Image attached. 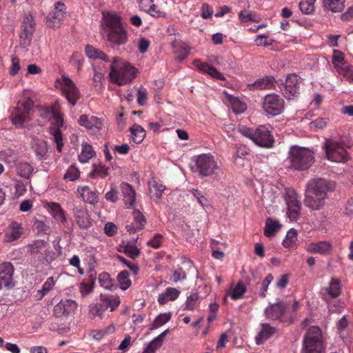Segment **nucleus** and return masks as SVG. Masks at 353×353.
I'll return each instance as SVG.
<instances>
[{
    "label": "nucleus",
    "instance_id": "nucleus-1",
    "mask_svg": "<svg viewBox=\"0 0 353 353\" xmlns=\"http://www.w3.org/2000/svg\"><path fill=\"white\" fill-rule=\"evenodd\" d=\"M335 188L333 181L323 178L310 179L306 184L304 204L314 210L321 209L325 205L328 194L332 192Z\"/></svg>",
    "mask_w": 353,
    "mask_h": 353
},
{
    "label": "nucleus",
    "instance_id": "nucleus-2",
    "mask_svg": "<svg viewBox=\"0 0 353 353\" xmlns=\"http://www.w3.org/2000/svg\"><path fill=\"white\" fill-rule=\"evenodd\" d=\"M102 26L107 34V39L113 47L125 45L128 32L122 23L121 17L116 13H103Z\"/></svg>",
    "mask_w": 353,
    "mask_h": 353
},
{
    "label": "nucleus",
    "instance_id": "nucleus-3",
    "mask_svg": "<svg viewBox=\"0 0 353 353\" xmlns=\"http://www.w3.org/2000/svg\"><path fill=\"white\" fill-rule=\"evenodd\" d=\"M136 69L123 59L114 57L110 65V81L119 85L131 82L135 77Z\"/></svg>",
    "mask_w": 353,
    "mask_h": 353
},
{
    "label": "nucleus",
    "instance_id": "nucleus-4",
    "mask_svg": "<svg viewBox=\"0 0 353 353\" xmlns=\"http://www.w3.org/2000/svg\"><path fill=\"white\" fill-rule=\"evenodd\" d=\"M193 161L192 171L200 178L216 176L221 170L218 160L210 153L197 155Z\"/></svg>",
    "mask_w": 353,
    "mask_h": 353
},
{
    "label": "nucleus",
    "instance_id": "nucleus-5",
    "mask_svg": "<svg viewBox=\"0 0 353 353\" xmlns=\"http://www.w3.org/2000/svg\"><path fill=\"white\" fill-rule=\"evenodd\" d=\"M290 166L294 170L304 171L314 162V154L307 148L293 145L288 152Z\"/></svg>",
    "mask_w": 353,
    "mask_h": 353
},
{
    "label": "nucleus",
    "instance_id": "nucleus-6",
    "mask_svg": "<svg viewBox=\"0 0 353 353\" xmlns=\"http://www.w3.org/2000/svg\"><path fill=\"white\" fill-rule=\"evenodd\" d=\"M239 131L243 136L250 139L256 145L261 148H272L274 142L272 132L265 125H260L256 128L241 126Z\"/></svg>",
    "mask_w": 353,
    "mask_h": 353
},
{
    "label": "nucleus",
    "instance_id": "nucleus-7",
    "mask_svg": "<svg viewBox=\"0 0 353 353\" xmlns=\"http://www.w3.org/2000/svg\"><path fill=\"white\" fill-rule=\"evenodd\" d=\"M327 157L334 162H343L347 159L345 143L341 138H330L324 143Z\"/></svg>",
    "mask_w": 353,
    "mask_h": 353
},
{
    "label": "nucleus",
    "instance_id": "nucleus-8",
    "mask_svg": "<svg viewBox=\"0 0 353 353\" xmlns=\"http://www.w3.org/2000/svg\"><path fill=\"white\" fill-rule=\"evenodd\" d=\"M321 338V332L318 327H310L304 336V353H321L322 350Z\"/></svg>",
    "mask_w": 353,
    "mask_h": 353
},
{
    "label": "nucleus",
    "instance_id": "nucleus-9",
    "mask_svg": "<svg viewBox=\"0 0 353 353\" xmlns=\"http://www.w3.org/2000/svg\"><path fill=\"white\" fill-rule=\"evenodd\" d=\"M262 109L267 114L276 117L284 111L285 101L278 94H266L263 99Z\"/></svg>",
    "mask_w": 353,
    "mask_h": 353
},
{
    "label": "nucleus",
    "instance_id": "nucleus-10",
    "mask_svg": "<svg viewBox=\"0 0 353 353\" xmlns=\"http://www.w3.org/2000/svg\"><path fill=\"white\" fill-rule=\"evenodd\" d=\"M287 205V216L290 221H296L300 216L301 203L294 190H286L283 196Z\"/></svg>",
    "mask_w": 353,
    "mask_h": 353
},
{
    "label": "nucleus",
    "instance_id": "nucleus-11",
    "mask_svg": "<svg viewBox=\"0 0 353 353\" xmlns=\"http://www.w3.org/2000/svg\"><path fill=\"white\" fill-rule=\"evenodd\" d=\"M50 252V243L43 239L34 240L27 245V252L41 262L47 261L46 258Z\"/></svg>",
    "mask_w": 353,
    "mask_h": 353
},
{
    "label": "nucleus",
    "instance_id": "nucleus-12",
    "mask_svg": "<svg viewBox=\"0 0 353 353\" xmlns=\"http://www.w3.org/2000/svg\"><path fill=\"white\" fill-rule=\"evenodd\" d=\"M58 81L61 86L63 93L68 101L72 105H75L77 101L80 98V92L78 88L70 78L64 75H63Z\"/></svg>",
    "mask_w": 353,
    "mask_h": 353
},
{
    "label": "nucleus",
    "instance_id": "nucleus-13",
    "mask_svg": "<svg viewBox=\"0 0 353 353\" xmlns=\"http://www.w3.org/2000/svg\"><path fill=\"white\" fill-rule=\"evenodd\" d=\"M51 112L54 122L53 123L54 126L50 129V132L54 141L57 144V150L60 152L63 146L62 134L60 130V127L63 124V119L61 113L56 108H52Z\"/></svg>",
    "mask_w": 353,
    "mask_h": 353
},
{
    "label": "nucleus",
    "instance_id": "nucleus-14",
    "mask_svg": "<svg viewBox=\"0 0 353 353\" xmlns=\"http://www.w3.org/2000/svg\"><path fill=\"white\" fill-rule=\"evenodd\" d=\"M35 23L30 14L26 15L23 18L21 28L20 42L23 46H28L35 30Z\"/></svg>",
    "mask_w": 353,
    "mask_h": 353
},
{
    "label": "nucleus",
    "instance_id": "nucleus-15",
    "mask_svg": "<svg viewBox=\"0 0 353 353\" xmlns=\"http://www.w3.org/2000/svg\"><path fill=\"white\" fill-rule=\"evenodd\" d=\"M287 306L285 303L280 301L276 303L270 304L264 310V314L268 319L284 322V315L286 312Z\"/></svg>",
    "mask_w": 353,
    "mask_h": 353
},
{
    "label": "nucleus",
    "instance_id": "nucleus-16",
    "mask_svg": "<svg viewBox=\"0 0 353 353\" xmlns=\"http://www.w3.org/2000/svg\"><path fill=\"white\" fill-rule=\"evenodd\" d=\"M300 79L295 74H289L285 79L284 89H281L283 96L287 99L296 97L299 93Z\"/></svg>",
    "mask_w": 353,
    "mask_h": 353
},
{
    "label": "nucleus",
    "instance_id": "nucleus-17",
    "mask_svg": "<svg viewBox=\"0 0 353 353\" xmlns=\"http://www.w3.org/2000/svg\"><path fill=\"white\" fill-rule=\"evenodd\" d=\"M65 6L61 2H57L54 10L47 17L48 26L55 28L59 27L60 23L63 21L65 13Z\"/></svg>",
    "mask_w": 353,
    "mask_h": 353
},
{
    "label": "nucleus",
    "instance_id": "nucleus-18",
    "mask_svg": "<svg viewBox=\"0 0 353 353\" xmlns=\"http://www.w3.org/2000/svg\"><path fill=\"white\" fill-rule=\"evenodd\" d=\"M80 125L94 132H99L103 126V120L94 116L83 114L79 119Z\"/></svg>",
    "mask_w": 353,
    "mask_h": 353
},
{
    "label": "nucleus",
    "instance_id": "nucleus-19",
    "mask_svg": "<svg viewBox=\"0 0 353 353\" xmlns=\"http://www.w3.org/2000/svg\"><path fill=\"white\" fill-rule=\"evenodd\" d=\"M31 148L38 159L42 160L47 158L48 147L46 141L44 140L36 137H32Z\"/></svg>",
    "mask_w": 353,
    "mask_h": 353
},
{
    "label": "nucleus",
    "instance_id": "nucleus-20",
    "mask_svg": "<svg viewBox=\"0 0 353 353\" xmlns=\"http://www.w3.org/2000/svg\"><path fill=\"white\" fill-rule=\"evenodd\" d=\"M276 332V327L271 326L269 323H261L260 331L255 336V342L257 345H262L268 339L275 335Z\"/></svg>",
    "mask_w": 353,
    "mask_h": 353
},
{
    "label": "nucleus",
    "instance_id": "nucleus-21",
    "mask_svg": "<svg viewBox=\"0 0 353 353\" xmlns=\"http://www.w3.org/2000/svg\"><path fill=\"white\" fill-rule=\"evenodd\" d=\"M23 232L21 224L12 221L8 227L4 234V242L10 243L18 240Z\"/></svg>",
    "mask_w": 353,
    "mask_h": 353
},
{
    "label": "nucleus",
    "instance_id": "nucleus-22",
    "mask_svg": "<svg viewBox=\"0 0 353 353\" xmlns=\"http://www.w3.org/2000/svg\"><path fill=\"white\" fill-rule=\"evenodd\" d=\"M74 217L78 226L81 229H88L91 225V220L88 210L83 208L74 209Z\"/></svg>",
    "mask_w": 353,
    "mask_h": 353
},
{
    "label": "nucleus",
    "instance_id": "nucleus-23",
    "mask_svg": "<svg viewBox=\"0 0 353 353\" xmlns=\"http://www.w3.org/2000/svg\"><path fill=\"white\" fill-rule=\"evenodd\" d=\"M14 267L10 262H4L0 264V281L6 287L12 286V275Z\"/></svg>",
    "mask_w": 353,
    "mask_h": 353
},
{
    "label": "nucleus",
    "instance_id": "nucleus-24",
    "mask_svg": "<svg viewBox=\"0 0 353 353\" xmlns=\"http://www.w3.org/2000/svg\"><path fill=\"white\" fill-rule=\"evenodd\" d=\"M276 81L273 76H265L256 79L254 83L248 85L250 90L271 89L274 86Z\"/></svg>",
    "mask_w": 353,
    "mask_h": 353
},
{
    "label": "nucleus",
    "instance_id": "nucleus-25",
    "mask_svg": "<svg viewBox=\"0 0 353 353\" xmlns=\"http://www.w3.org/2000/svg\"><path fill=\"white\" fill-rule=\"evenodd\" d=\"M120 189L123 194V201L127 208H131L136 201V192L132 186L127 183H122Z\"/></svg>",
    "mask_w": 353,
    "mask_h": 353
},
{
    "label": "nucleus",
    "instance_id": "nucleus-26",
    "mask_svg": "<svg viewBox=\"0 0 353 353\" xmlns=\"http://www.w3.org/2000/svg\"><path fill=\"white\" fill-rule=\"evenodd\" d=\"M46 208L55 219L59 221L61 223L67 222L65 212L59 203L48 202L46 204Z\"/></svg>",
    "mask_w": 353,
    "mask_h": 353
},
{
    "label": "nucleus",
    "instance_id": "nucleus-27",
    "mask_svg": "<svg viewBox=\"0 0 353 353\" xmlns=\"http://www.w3.org/2000/svg\"><path fill=\"white\" fill-rule=\"evenodd\" d=\"M77 303L72 299L61 300L56 306L55 311L63 316H68L74 312Z\"/></svg>",
    "mask_w": 353,
    "mask_h": 353
},
{
    "label": "nucleus",
    "instance_id": "nucleus-28",
    "mask_svg": "<svg viewBox=\"0 0 353 353\" xmlns=\"http://www.w3.org/2000/svg\"><path fill=\"white\" fill-rule=\"evenodd\" d=\"M134 222L127 225L125 228L129 232H135L138 230L143 229L146 219L144 215L138 210L133 212Z\"/></svg>",
    "mask_w": 353,
    "mask_h": 353
},
{
    "label": "nucleus",
    "instance_id": "nucleus-29",
    "mask_svg": "<svg viewBox=\"0 0 353 353\" xmlns=\"http://www.w3.org/2000/svg\"><path fill=\"white\" fill-rule=\"evenodd\" d=\"M77 192L85 202L92 205L98 203V194L97 191L92 190L89 186L85 185L79 187Z\"/></svg>",
    "mask_w": 353,
    "mask_h": 353
},
{
    "label": "nucleus",
    "instance_id": "nucleus-30",
    "mask_svg": "<svg viewBox=\"0 0 353 353\" xmlns=\"http://www.w3.org/2000/svg\"><path fill=\"white\" fill-rule=\"evenodd\" d=\"M30 120L28 113L23 112L20 108H16L11 113L12 123L17 128H23L24 123Z\"/></svg>",
    "mask_w": 353,
    "mask_h": 353
},
{
    "label": "nucleus",
    "instance_id": "nucleus-31",
    "mask_svg": "<svg viewBox=\"0 0 353 353\" xmlns=\"http://www.w3.org/2000/svg\"><path fill=\"white\" fill-rule=\"evenodd\" d=\"M168 332L169 330H165L155 337L147 345L142 353H155V352L161 347L165 337Z\"/></svg>",
    "mask_w": 353,
    "mask_h": 353
},
{
    "label": "nucleus",
    "instance_id": "nucleus-32",
    "mask_svg": "<svg viewBox=\"0 0 353 353\" xmlns=\"http://www.w3.org/2000/svg\"><path fill=\"white\" fill-rule=\"evenodd\" d=\"M180 294V291L174 288H168L165 292L159 295L158 301L161 305L165 304L170 301L176 300Z\"/></svg>",
    "mask_w": 353,
    "mask_h": 353
},
{
    "label": "nucleus",
    "instance_id": "nucleus-33",
    "mask_svg": "<svg viewBox=\"0 0 353 353\" xmlns=\"http://www.w3.org/2000/svg\"><path fill=\"white\" fill-rule=\"evenodd\" d=\"M307 250L312 253L325 254L330 252L331 245L327 241H319L309 244Z\"/></svg>",
    "mask_w": 353,
    "mask_h": 353
},
{
    "label": "nucleus",
    "instance_id": "nucleus-34",
    "mask_svg": "<svg viewBox=\"0 0 353 353\" xmlns=\"http://www.w3.org/2000/svg\"><path fill=\"white\" fill-rule=\"evenodd\" d=\"M148 187L150 193L157 199H159L161 197L165 189V186L160 181L154 178L148 181Z\"/></svg>",
    "mask_w": 353,
    "mask_h": 353
},
{
    "label": "nucleus",
    "instance_id": "nucleus-35",
    "mask_svg": "<svg viewBox=\"0 0 353 353\" xmlns=\"http://www.w3.org/2000/svg\"><path fill=\"white\" fill-rule=\"evenodd\" d=\"M81 148V151L79 154V160L83 163H88L95 156V151L93 150L92 145L87 142H83Z\"/></svg>",
    "mask_w": 353,
    "mask_h": 353
},
{
    "label": "nucleus",
    "instance_id": "nucleus-36",
    "mask_svg": "<svg viewBox=\"0 0 353 353\" xmlns=\"http://www.w3.org/2000/svg\"><path fill=\"white\" fill-rule=\"evenodd\" d=\"M172 48L174 53L176 54V59L178 61H182L184 60L188 57L190 52L185 43L178 41L172 42Z\"/></svg>",
    "mask_w": 353,
    "mask_h": 353
},
{
    "label": "nucleus",
    "instance_id": "nucleus-37",
    "mask_svg": "<svg viewBox=\"0 0 353 353\" xmlns=\"http://www.w3.org/2000/svg\"><path fill=\"white\" fill-rule=\"evenodd\" d=\"M281 228V225L276 220L268 218L264 228V234L267 237L274 236Z\"/></svg>",
    "mask_w": 353,
    "mask_h": 353
},
{
    "label": "nucleus",
    "instance_id": "nucleus-38",
    "mask_svg": "<svg viewBox=\"0 0 353 353\" xmlns=\"http://www.w3.org/2000/svg\"><path fill=\"white\" fill-rule=\"evenodd\" d=\"M85 54L88 58L92 59H101L106 62L109 61L108 56L99 49H97L92 46L88 45L85 46Z\"/></svg>",
    "mask_w": 353,
    "mask_h": 353
},
{
    "label": "nucleus",
    "instance_id": "nucleus-39",
    "mask_svg": "<svg viewBox=\"0 0 353 353\" xmlns=\"http://www.w3.org/2000/svg\"><path fill=\"white\" fill-rule=\"evenodd\" d=\"M131 139L135 143H140L145 137V130L139 125L134 124L130 128Z\"/></svg>",
    "mask_w": 353,
    "mask_h": 353
},
{
    "label": "nucleus",
    "instance_id": "nucleus-40",
    "mask_svg": "<svg viewBox=\"0 0 353 353\" xmlns=\"http://www.w3.org/2000/svg\"><path fill=\"white\" fill-rule=\"evenodd\" d=\"M345 0H323V6L333 12H339L344 8Z\"/></svg>",
    "mask_w": 353,
    "mask_h": 353
},
{
    "label": "nucleus",
    "instance_id": "nucleus-41",
    "mask_svg": "<svg viewBox=\"0 0 353 353\" xmlns=\"http://www.w3.org/2000/svg\"><path fill=\"white\" fill-rule=\"evenodd\" d=\"M33 171V168L27 162H19L16 165V172L19 176L28 179Z\"/></svg>",
    "mask_w": 353,
    "mask_h": 353
},
{
    "label": "nucleus",
    "instance_id": "nucleus-42",
    "mask_svg": "<svg viewBox=\"0 0 353 353\" xmlns=\"http://www.w3.org/2000/svg\"><path fill=\"white\" fill-rule=\"evenodd\" d=\"M326 291L333 298L339 296L341 294L340 281L332 278L330 282V286L326 288Z\"/></svg>",
    "mask_w": 353,
    "mask_h": 353
},
{
    "label": "nucleus",
    "instance_id": "nucleus-43",
    "mask_svg": "<svg viewBox=\"0 0 353 353\" xmlns=\"http://www.w3.org/2000/svg\"><path fill=\"white\" fill-rule=\"evenodd\" d=\"M102 302L105 309L110 308V311H114L120 304V298L118 296H105L102 299Z\"/></svg>",
    "mask_w": 353,
    "mask_h": 353
},
{
    "label": "nucleus",
    "instance_id": "nucleus-44",
    "mask_svg": "<svg viewBox=\"0 0 353 353\" xmlns=\"http://www.w3.org/2000/svg\"><path fill=\"white\" fill-rule=\"evenodd\" d=\"M117 281L120 285V288L123 290H125L130 288L132 284L129 279V273L126 270L121 271L117 276Z\"/></svg>",
    "mask_w": 353,
    "mask_h": 353
},
{
    "label": "nucleus",
    "instance_id": "nucleus-45",
    "mask_svg": "<svg viewBox=\"0 0 353 353\" xmlns=\"http://www.w3.org/2000/svg\"><path fill=\"white\" fill-rule=\"evenodd\" d=\"M123 252L131 259H136L140 254V250L134 243H127L123 245Z\"/></svg>",
    "mask_w": 353,
    "mask_h": 353
},
{
    "label": "nucleus",
    "instance_id": "nucleus-46",
    "mask_svg": "<svg viewBox=\"0 0 353 353\" xmlns=\"http://www.w3.org/2000/svg\"><path fill=\"white\" fill-rule=\"evenodd\" d=\"M245 291V285L241 281H239L236 285L231 290L230 296L233 300H237L242 298Z\"/></svg>",
    "mask_w": 353,
    "mask_h": 353
},
{
    "label": "nucleus",
    "instance_id": "nucleus-47",
    "mask_svg": "<svg viewBox=\"0 0 353 353\" xmlns=\"http://www.w3.org/2000/svg\"><path fill=\"white\" fill-rule=\"evenodd\" d=\"M99 283L102 288L106 290H112L113 287V281L107 272H103L99 274Z\"/></svg>",
    "mask_w": 353,
    "mask_h": 353
},
{
    "label": "nucleus",
    "instance_id": "nucleus-48",
    "mask_svg": "<svg viewBox=\"0 0 353 353\" xmlns=\"http://www.w3.org/2000/svg\"><path fill=\"white\" fill-rule=\"evenodd\" d=\"M171 318V315L170 313H165V314H159L156 319H154L151 330L157 329L163 325L165 324L167 322L170 321Z\"/></svg>",
    "mask_w": 353,
    "mask_h": 353
},
{
    "label": "nucleus",
    "instance_id": "nucleus-49",
    "mask_svg": "<svg viewBox=\"0 0 353 353\" xmlns=\"http://www.w3.org/2000/svg\"><path fill=\"white\" fill-rule=\"evenodd\" d=\"M299 8L303 14H310L314 11V3L312 0H301Z\"/></svg>",
    "mask_w": 353,
    "mask_h": 353
},
{
    "label": "nucleus",
    "instance_id": "nucleus-50",
    "mask_svg": "<svg viewBox=\"0 0 353 353\" xmlns=\"http://www.w3.org/2000/svg\"><path fill=\"white\" fill-rule=\"evenodd\" d=\"M199 299V296L198 293H192L187 298L185 310L192 311L194 309H196L198 304Z\"/></svg>",
    "mask_w": 353,
    "mask_h": 353
},
{
    "label": "nucleus",
    "instance_id": "nucleus-51",
    "mask_svg": "<svg viewBox=\"0 0 353 353\" xmlns=\"http://www.w3.org/2000/svg\"><path fill=\"white\" fill-rule=\"evenodd\" d=\"M80 176V172L74 165H70L64 174V179L74 181Z\"/></svg>",
    "mask_w": 353,
    "mask_h": 353
},
{
    "label": "nucleus",
    "instance_id": "nucleus-52",
    "mask_svg": "<svg viewBox=\"0 0 353 353\" xmlns=\"http://www.w3.org/2000/svg\"><path fill=\"white\" fill-rule=\"evenodd\" d=\"M33 230L39 234H48L49 232V227L42 220H36L33 224Z\"/></svg>",
    "mask_w": 353,
    "mask_h": 353
},
{
    "label": "nucleus",
    "instance_id": "nucleus-53",
    "mask_svg": "<svg viewBox=\"0 0 353 353\" xmlns=\"http://www.w3.org/2000/svg\"><path fill=\"white\" fill-rule=\"evenodd\" d=\"M254 42L257 46L268 47L273 44L274 40L264 34H259L256 37Z\"/></svg>",
    "mask_w": 353,
    "mask_h": 353
},
{
    "label": "nucleus",
    "instance_id": "nucleus-54",
    "mask_svg": "<svg viewBox=\"0 0 353 353\" xmlns=\"http://www.w3.org/2000/svg\"><path fill=\"white\" fill-rule=\"evenodd\" d=\"M186 279V274L181 268H179L172 272L170 276V281L173 283Z\"/></svg>",
    "mask_w": 353,
    "mask_h": 353
},
{
    "label": "nucleus",
    "instance_id": "nucleus-55",
    "mask_svg": "<svg viewBox=\"0 0 353 353\" xmlns=\"http://www.w3.org/2000/svg\"><path fill=\"white\" fill-rule=\"evenodd\" d=\"M108 170V168L105 165H99L96 166L93 170L92 177L105 178L109 174Z\"/></svg>",
    "mask_w": 353,
    "mask_h": 353
},
{
    "label": "nucleus",
    "instance_id": "nucleus-56",
    "mask_svg": "<svg viewBox=\"0 0 353 353\" xmlns=\"http://www.w3.org/2000/svg\"><path fill=\"white\" fill-rule=\"evenodd\" d=\"M273 280V276L271 274H268L265 278L261 282V290L259 292V296L264 298L266 296V292L268 290L270 283Z\"/></svg>",
    "mask_w": 353,
    "mask_h": 353
},
{
    "label": "nucleus",
    "instance_id": "nucleus-57",
    "mask_svg": "<svg viewBox=\"0 0 353 353\" xmlns=\"http://www.w3.org/2000/svg\"><path fill=\"white\" fill-rule=\"evenodd\" d=\"M232 107L236 114L242 113L246 110L245 103L240 101L238 99L232 101Z\"/></svg>",
    "mask_w": 353,
    "mask_h": 353
},
{
    "label": "nucleus",
    "instance_id": "nucleus-58",
    "mask_svg": "<svg viewBox=\"0 0 353 353\" xmlns=\"http://www.w3.org/2000/svg\"><path fill=\"white\" fill-rule=\"evenodd\" d=\"M119 192L113 185H111L110 190L105 193V198L107 201L116 203L119 199Z\"/></svg>",
    "mask_w": 353,
    "mask_h": 353
},
{
    "label": "nucleus",
    "instance_id": "nucleus-59",
    "mask_svg": "<svg viewBox=\"0 0 353 353\" xmlns=\"http://www.w3.org/2000/svg\"><path fill=\"white\" fill-rule=\"evenodd\" d=\"M54 284L55 283L53 277L51 276L48 278L43 283L41 290L39 291L42 294V296L46 295L48 292H50L54 286Z\"/></svg>",
    "mask_w": 353,
    "mask_h": 353
},
{
    "label": "nucleus",
    "instance_id": "nucleus-60",
    "mask_svg": "<svg viewBox=\"0 0 353 353\" xmlns=\"http://www.w3.org/2000/svg\"><path fill=\"white\" fill-rule=\"evenodd\" d=\"M162 239L163 236L161 234H156L152 239L148 241L147 244L154 249L159 248L162 243Z\"/></svg>",
    "mask_w": 353,
    "mask_h": 353
},
{
    "label": "nucleus",
    "instance_id": "nucleus-61",
    "mask_svg": "<svg viewBox=\"0 0 353 353\" xmlns=\"http://www.w3.org/2000/svg\"><path fill=\"white\" fill-rule=\"evenodd\" d=\"M239 18L243 22L254 21V17L252 12L249 10H241L239 14Z\"/></svg>",
    "mask_w": 353,
    "mask_h": 353
},
{
    "label": "nucleus",
    "instance_id": "nucleus-62",
    "mask_svg": "<svg viewBox=\"0 0 353 353\" xmlns=\"http://www.w3.org/2000/svg\"><path fill=\"white\" fill-rule=\"evenodd\" d=\"M150 43V42L148 39L145 37L140 38L138 42L139 51L142 54L145 53L148 50Z\"/></svg>",
    "mask_w": 353,
    "mask_h": 353
},
{
    "label": "nucleus",
    "instance_id": "nucleus-63",
    "mask_svg": "<svg viewBox=\"0 0 353 353\" xmlns=\"http://www.w3.org/2000/svg\"><path fill=\"white\" fill-rule=\"evenodd\" d=\"M148 92L145 88H141L137 92V102L140 105H143L147 100Z\"/></svg>",
    "mask_w": 353,
    "mask_h": 353
},
{
    "label": "nucleus",
    "instance_id": "nucleus-64",
    "mask_svg": "<svg viewBox=\"0 0 353 353\" xmlns=\"http://www.w3.org/2000/svg\"><path fill=\"white\" fill-rule=\"evenodd\" d=\"M104 231H105V233L108 236H112L113 235H114L117 233V227L113 223L108 222L105 225Z\"/></svg>",
    "mask_w": 353,
    "mask_h": 353
}]
</instances>
